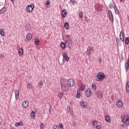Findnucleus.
I'll use <instances>...</instances> for the list:
<instances>
[{"mask_svg": "<svg viewBox=\"0 0 129 129\" xmlns=\"http://www.w3.org/2000/svg\"><path fill=\"white\" fill-rule=\"evenodd\" d=\"M53 129H59V126L57 125H54L53 126Z\"/></svg>", "mask_w": 129, "mask_h": 129, "instance_id": "nucleus-42", "label": "nucleus"}, {"mask_svg": "<svg viewBox=\"0 0 129 129\" xmlns=\"http://www.w3.org/2000/svg\"><path fill=\"white\" fill-rule=\"evenodd\" d=\"M97 95L98 98H100V99H101L103 97L102 94L99 92H97Z\"/></svg>", "mask_w": 129, "mask_h": 129, "instance_id": "nucleus-26", "label": "nucleus"}, {"mask_svg": "<svg viewBox=\"0 0 129 129\" xmlns=\"http://www.w3.org/2000/svg\"><path fill=\"white\" fill-rule=\"evenodd\" d=\"M114 10L116 15H118V14H119V12L118 11V10H117V8L116 7V6H114Z\"/></svg>", "mask_w": 129, "mask_h": 129, "instance_id": "nucleus-32", "label": "nucleus"}, {"mask_svg": "<svg viewBox=\"0 0 129 129\" xmlns=\"http://www.w3.org/2000/svg\"><path fill=\"white\" fill-rule=\"evenodd\" d=\"M66 44L69 48H71V46H72V39L70 38V35H66Z\"/></svg>", "mask_w": 129, "mask_h": 129, "instance_id": "nucleus-2", "label": "nucleus"}, {"mask_svg": "<svg viewBox=\"0 0 129 129\" xmlns=\"http://www.w3.org/2000/svg\"><path fill=\"white\" fill-rule=\"evenodd\" d=\"M0 124H1V121H0Z\"/></svg>", "mask_w": 129, "mask_h": 129, "instance_id": "nucleus-52", "label": "nucleus"}, {"mask_svg": "<svg viewBox=\"0 0 129 129\" xmlns=\"http://www.w3.org/2000/svg\"><path fill=\"white\" fill-rule=\"evenodd\" d=\"M79 17L80 18V19H83V12H80L79 13Z\"/></svg>", "mask_w": 129, "mask_h": 129, "instance_id": "nucleus-35", "label": "nucleus"}, {"mask_svg": "<svg viewBox=\"0 0 129 129\" xmlns=\"http://www.w3.org/2000/svg\"><path fill=\"white\" fill-rule=\"evenodd\" d=\"M98 122L97 121H96V120H93L92 121V125L94 126H96V125H97L98 124Z\"/></svg>", "mask_w": 129, "mask_h": 129, "instance_id": "nucleus-34", "label": "nucleus"}, {"mask_svg": "<svg viewBox=\"0 0 129 129\" xmlns=\"http://www.w3.org/2000/svg\"><path fill=\"white\" fill-rule=\"evenodd\" d=\"M57 96L58 97H59L60 98H62V97H63V96H64V95L63 94V93L60 92V93H58Z\"/></svg>", "mask_w": 129, "mask_h": 129, "instance_id": "nucleus-38", "label": "nucleus"}, {"mask_svg": "<svg viewBox=\"0 0 129 129\" xmlns=\"http://www.w3.org/2000/svg\"><path fill=\"white\" fill-rule=\"evenodd\" d=\"M74 80L72 79H69L68 81V85L69 87H73L74 86Z\"/></svg>", "mask_w": 129, "mask_h": 129, "instance_id": "nucleus-7", "label": "nucleus"}, {"mask_svg": "<svg viewBox=\"0 0 129 129\" xmlns=\"http://www.w3.org/2000/svg\"><path fill=\"white\" fill-rule=\"evenodd\" d=\"M108 14L109 16V18L111 23H113V15H112V13L110 10L108 11Z\"/></svg>", "mask_w": 129, "mask_h": 129, "instance_id": "nucleus-8", "label": "nucleus"}, {"mask_svg": "<svg viewBox=\"0 0 129 129\" xmlns=\"http://www.w3.org/2000/svg\"><path fill=\"white\" fill-rule=\"evenodd\" d=\"M38 84H39V86H40V88H42V87L43 86V82L42 81H40L38 83Z\"/></svg>", "mask_w": 129, "mask_h": 129, "instance_id": "nucleus-41", "label": "nucleus"}, {"mask_svg": "<svg viewBox=\"0 0 129 129\" xmlns=\"http://www.w3.org/2000/svg\"><path fill=\"white\" fill-rule=\"evenodd\" d=\"M86 87V86H85V85H83L80 87V90H84Z\"/></svg>", "mask_w": 129, "mask_h": 129, "instance_id": "nucleus-39", "label": "nucleus"}, {"mask_svg": "<svg viewBox=\"0 0 129 129\" xmlns=\"http://www.w3.org/2000/svg\"><path fill=\"white\" fill-rule=\"evenodd\" d=\"M95 79L96 81H103L105 79V74L99 72L96 75Z\"/></svg>", "mask_w": 129, "mask_h": 129, "instance_id": "nucleus-1", "label": "nucleus"}, {"mask_svg": "<svg viewBox=\"0 0 129 129\" xmlns=\"http://www.w3.org/2000/svg\"><path fill=\"white\" fill-rule=\"evenodd\" d=\"M34 43L36 45V46H38L39 45V43H40V40H39V39L37 38H34Z\"/></svg>", "mask_w": 129, "mask_h": 129, "instance_id": "nucleus-24", "label": "nucleus"}, {"mask_svg": "<svg viewBox=\"0 0 129 129\" xmlns=\"http://www.w3.org/2000/svg\"><path fill=\"white\" fill-rule=\"evenodd\" d=\"M26 39L28 40V41H30V40H32V38H33V35H32V34L30 33H28L26 36Z\"/></svg>", "mask_w": 129, "mask_h": 129, "instance_id": "nucleus-14", "label": "nucleus"}, {"mask_svg": "<svg viewBox=\"0 0 129 129\" xmlns=\"http://www.w3.org/2000/svg\"><path fill=\"white\" fill-rule=\"evenodd\" d=\"M46 8H50V0H47L45 5Z\"/></svg>", "mask_w": 129, "mask_h": 129, "instance_id": "nucleus-30", "label": "nucleus"}, {"mask_svg": "<svg viewBox=\"0 0 129 129\" xmlns=\"http://www.w3.org/2000/svg\"><path fill=\"white\" fill-rule=\"evenodd\" d=\"M98 12H102V6L99 5L97 9Z\"/></svg>", "mask_w": 129, "mask_h": 129, "instance_id": "nucleus-36", "label": "nucleus"}, {"mask_svg": "<svg viewBox=\"0 0 129 129\" xmlns=\"http://www.w3.org/2000/svg\"><path fill=\"white\" fill-rule=\"evenodd\" d=\"M121 126H122V127H125L124 124H122V125H121Z\"/></svg>", "mask_w": 129, "mask_h": 129, "instance_id": "nucleus-48", "label": "nucleus"}, {"mask_svg": "<svg viewBox=\"0 0 129 129\" xmlns=\"http://www.w3.org/2000/svg\"><path fill=\"white\" fill-rule=\"evenodd\" d=\"M23 122H17V123H16L15 124V126H22V125H23Z\"/></svg>", "mask_w": 129, "mask_h": 129, "instance_id": "nucleus-27", "label": "nucleus"}, {"mask_svg": "<svg viewBox=\"0 0 129 129\" xmlns=\"http://www.w3.org/2000/svg\"><path fill=\"white\" fill-rule=\"evenodd\" d=\"M125 69L126 72H127L128 71L129 69V58H127V62L125 63Z\"/></svg>", "mask_w": 129, "mask_h": 129, "instance_id": "nucleus-13", "label": "nucleus"}, {"mask_svg": "<svg viewBox=\"0 0 129 129\" xmlns=\"http://www.w3.org/2000/svg\"><path fill=\"white\" fill-rule=\"evenodd\" d=\"M92 92H91V89L90 88L87 89L86 90V95L87 97H90L91 96Z\"/></svg>", "mask_w": 129, "mask_h": 129, "instance_id": "nucleus-10", "label": "nucleus"}, {"mask_svg": "<svg viewBox=\"0 0 129 129\" xmlns=\"http://www.w3.org/2000/svg\"><path fill=\"white\" fill-rule=\"evenodd\" d=\"M76 97L77 98H80V89H78L77 91V93L76 94Z\"/></svg>", "mask_w": 129, "mask_h": 129, "instance_id": "nucleus-28", "label": "nucleus"}, {"mask_svg": "<svg viewBox=\"0 0 129 129\" xmlns=\"http://www.w3.org/2000/svg\"><path fill=\"white\" fill-rule=\"evenodd\" d=\"M125 91L126 93H128L129 92V82L128 81H127L126 83Z\"/></svg>", "mask_w": 129, "mask_h": 129, "instance_id": "nucleus-18", "label": "nucleus"}, {"mask_svg": "<svg viewBox=\"0 0 129 129\" xmlns=\"http://www.w3.org/2000/svg\"><path fill=\"white\" fill-rule=\"evenodd\" d=\"M122 123L125 125L129 124V115H125L122 118Z\"/></svg>", "mask_w": 129, "mask_h": 129, "instance_id": "nucleus-4", "label": "nucleus"}, {"mask_svg": "<svg viewBox=\"0 0 129 129\" xmlns=\"http://www.w3.org/2000/svg\"><path fill=\"white\" fill-rule=\"evenodd\" d=\"M14 92L15 95V99L16 100L19 99V97L20 96L19 91L17 89H14Z\"/></svg>", "mask_w": 129, "mask_h": 129, "instance_id": "nucleus-11", "label": "nucleus"}, {"mask_svg": "<svg viewBox=\"0 0 129 129\" xmlns=\"http://www.w3.org/2000/svg\"><path fill=\"white\" fill-rule=\"evenodd\" d=\"M59 126L60 128H63V124L62 123H59Z\"/></svg>", "mask_w": 129, "mask_h": 129, "instance_id": "nucleus-45", "label": "nucleus"}, {"mask_svg": "<svg viewBox=\"0 0 129 129\" xmlns=\"http://www.w3.org/2000/svg\"><path fill=\"white\" fill-rule=\"evenodd\" d=\"M68 110H70V106H69V107H68Z\"/></svg>", "mask_w": 129, "mask_h": 129, "instance_id": "nucleus-49", "label": "nucleus"}, {"mask_svg": "<svg viewBox=\"0 0 129 129\" xmlns=\"http://www.w3.org/2000/svg\"><path fill=\"white\" fill-rule=\"evenodd\" d=\"M99 61H100V62H102V59H99Z\"/></svg>", "mask_w": 129, "mask_h": 129, "instance_id": "nucleus-47", "label": "nucleus"}, {"mask_svg": "<svg viewBox=\"0 0 129 129\" xmlns=\"http://www.w3.org/2000/svg\"><path fill=\"white\" fill-rule=\"evenodd\" d=\"M125 43L126 45H128V44H129V38L127 37H126V38H125Z\"/></svg>", "mask_w": 129, "mask_h": 129, "instance_id": "nucleus-37", "label": "nucleus"}, {"mask_svg": "<svg viewBox=\"0 0 129 129\" xmlns=\"http://www.w3.org/2000/svg\"><path fill=\"white\" fill-rule=\"evenodd\" d=\"M61 90L63 92H67L68 91V87L65 84H61Z\"/></svg>", "mask_w": 129, "mask_h": 129, "instance_id": "nucleus-9", "label": "nucleus"}, {"mask_svg": "<svg viewBox=\"0 0 129 129\" xmlns=\"http://www.w3.org/2000/svg\"><path fill=\"white\" fill-rule=\"evenodd\" d=\"M116 104L118 108H121V107H122V106H123V103L121 99H118L116 103Z\"/></svg>", "mask_w": 129, "mask_h": 129, "instance_id": "nucleus-6", "label": "nucleus"}, {"mask_svg": "<svg viewBox=\"0 0 129 129\" xmlns=\"http://www.w3.org/2000/svg\"><path fill=\"white\" fill-rule=\"evenodd\" d=\"M66 16H67V11L66 10H63L61 12V16L63 18H66Z\"/></svg>", "mask_w": 129, "mask_h": 129, "instance_id": "nucleus-19", "label": "nucleus"}, {"mask_svg": "<svg viewBox=\"0 0 129 129\" xmlns=\"http://www.w3.org/2000/svg\"><path fill=\"white\" fill-rule=\"evenodd\" d=\"M12 2H13L14 0H11Z\"/></svg>", "mask_w": 129, "mask_h": 129, "instance_id": "nucleus-51", "label": "nucleus"}, {"mask_svg": "<svg viewBox=\"0 0 129 129\" xmlns=\"http://www.w3.org/2000/svg\"><path fill=\"white\" fill-rule=\"evenodd\" d=\"M104 118L106 122H110V121H111V120H110V117L108 115H106L104 116Z\"/></svg>", "mask_w": 129, "mask_h": 129, "instance_id": "nucleus-16", "label": "nucleus"}, {"mask_svg": "<svg viewBox=\"0 0 129 129\" xmlns=\"http://www.w3.org/2000/svg\"><path fill=\"white\" fill-rule=\"evenodd\" d=\"M35 9V5L34 4H32L30 5H28L26 6L25 11L27 13H32L33 10Z\"/></svg>", "mask_w": 129, "mask_h": 129, "instance_id": "nucleus-3", "label": "nucleus"}, {"mask_svg": "<svg viewBox=\"0 0 129 129\" xmlns=\"http://www.w3.org/2000/svg\"><path fill=\"white\" fill-rule=\"evenodd\" d=\"M123 1H124V0H120V3H122Z\"/></svg>", "mask_w": 129, "mask_h": 129, "instance_id": "nucleus-50", "label": "nucleus"}, {"mask_svg": "<svg viewBox=\"0 0 129 129\" xmlns=\"http://www.w3.org/2000/svg\"><path fill=\"white\" fill-rule=\"evenodd\" d=\"M80 105L82 108H86V106H87V103H86V102L82 101L80 102Z\"/></svg>", "mask_w": 129, "mask_h": 129, "instance_id": "nucleus-15", "label": "nucleus"}, {"mask_svg": "<svg viewBox=\"0 0 129 129\" xmlns=\"http://www.w3.org/2000/svg\"><path fill=\"white\" fill-rule=\"evenodd\" d=\"M29 105V102L27 100H24L22 103V107L23 108H27Z\"/></svg>", "mask_w": 129, "mask_h": 129, "instance_id": "nucleus-12", "label": "nucleus"}, {"mask_svg": "<svg viewBox=\"0 0 129 129\" xmlns=\"http://www.w3.org/2000/svg\"><path fill=\"white\" fill-rule=\"evenodd\" d=\"M60 47L62 49H65L66 48V44L64 42L60 43Z\"/></svg>", "mask_w": 129, "mask_h": 129, "instance_id": "nucleus-29", "label": "nucleus"}, {"mask_svg": "<svg viewBox=\"0 0 129 129\" xmlns=\"http://www.w3.org/2000/svg\"><path fill=\"white\" fill-rule=\"evenodd\" d=\"M18 54L19 56H23L24 55V49L23 48H20L18 50Z\"/></svg>", "mask_w": 129, "mask_h": 129, "instance_id": "nucleus-21", "label": "nucleus"}, {"mask_svg": "<svg viewBox=\"0 0 129 129\" xmlns=\"http://www.w3.org/2000/svg\"><path fill=\"white\" fill-rule=\"evenodd\" d=\"M62 62L65 63V62H68L69 61V57L67 56L66 52H63L62 54Z\"/></svg>", "mask_w": 129, "mask_h": 129, "instance_id": "nucleus-5", "label": "nucleus"}, {"mask_svg": "<svg viewBox=\"0 0 129 129\" xmlns=\"http://www.w3.org/2000/svg\"><path fill=\"white\" fill-rule=\"evenodd\" d=\"M30 117L31 119H35L36 117V114H35V111H32L30 114Z\"/></svg>", "mask_w": 129, "mask_h": 129, "instance_id": "nucleus-20", "label": "nucleus"}, {"mask_svg": "<svg viewBox=\"0 0 129 129\" xmlns=\"http://www.w3.org/2000/svg\"><path fill=\"white\" fill-rule=\"evenodd\" d=\"M91 51H92V47L88 46L87 49V53L88 55H90L91 54Z\"/></svg>", "mask_w": 129, "mask_h": 129, "instance_id": "nucleus-17", "label": "nucleus"}, {"mask_svg": "<svg viewBox=\"0 0 129 129\" xmlns=\"http://www.w3.org/2000/svg\"><path fill=\"white\" fill-rule=\"evenodd\" d=\"M6 11H7V8L5 7L3 8L1 10H0V14L1 15H3V14H5L6 12Z\"/></svg>", "mask_w": 129, "mask_h": 129, "instance_id": "nucleus-23", "label": "nucleus"}, {"mask_svg": "<svg viewBox=\"0 0 129 129\" xmlns=\"http://www.w3.org/2000/svg\"><path fill=\"white\" fill-rule=\"evenodd\" d=\"M96 128L97 129H100L101 128V126L99 125H97L96 126Z\"/></svg>", "mask_w": 129, "mask_h": 129, "instance_id": "nucleus-44", "label": "nucleus"}, {"mask_svg": "<svg viewBox=\"0 0 129 129\" xmlns=\"http://www.w3.org/2000/svg\"><path fill=\"white\" fill-rule=\"evenodd\" d=\"M40 127L41 129L44 128V123H41L40 125Z\"/></svg>", "mask_w": 129, "mask_h": 129, "instance_id": "nucleus-43", "label": "nucleus"}, {"mask_svg": "<svg viewBox=\"0 0 129 129\" xmlns=\"http://www.w3.org/2000/svg\"><path fill=\"white\" fill-rule=\"evenodd\" d=\"M71 2L72 3H73H73H75V0H71Z\"/></svg>", "mask_w": 129, "mask_h": 129, "instance_id": "nucleus-46", "label": "nucleus"}, {"mask_svg": "<svg viewBox=\"0 0 129 129\" xmlns=\"http://www.w3.org/2000/svg\"><path fill=\"white\" fill-rule=\"evenodd\" d=\"M64 27L66 30H69V24L68 23H64Z\"/></svg>", "mask_w": 129, "mask_h": 129, "instance_id": "nucleus-25", "label": "nucleus"}, {"mask_svg": "<svg viewBox=\"0 0 129 129\" xmlns=\"http://www.w3.org/2000/svg\"><path fill=\"white\" fill-rule=\"evenodd\" d=\"M92 89H93V90H96V84H95V83H93L92 84Z\"/></svg>", "mask_w": 129, "mask_h": 129, "instance_id": "nucleus-31", "label": "nucleus"}, {"mask_svg": "<svg viewBox=\"0 0 129 129\" xmlns=\"http://www.w3.org/2000/svg\"><path fill=\"white\" fill-rule=\"evenodd\" d=\"M27 87L29 89H31L33 88V85H32V84L28 83Z\"/></svg>", "mask_w": 129, "mask_h": 129, "instance_id": "nucleus-40", "label": "nucleus"}, {"mask_svg": "<svg viewBox=\"0 0 129 129\" xmlns=\"http://www.w3.org/2000/svg\"><path fill=\"white\" fill-rule=\"evenodd\" d=\"M0 35L1 36H5V30H4V29H0Z\"/></svg>", "mask_w": 129, "mask_h": 129, "instance_id": "nucleus-33", "label": "nucleus"}, {"mask_svg": "<svg viewBox=\"0 0 129 129\" xmlns=\"http://www.w3.org/2000/svg\"><path fill=\"white\" fill-rule=\"evenodd\" d=\"M120 39L122 42H123L124 41V38H123V32L121 31L120 33Z\"/></svg>", "mask_w": 129, "mask_h": 129, "instance_id": "nucleus-22", "label": "nucleus"}]
</instances>
